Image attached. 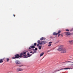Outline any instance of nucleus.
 Returning a JSON list of instances; mask_svg holds the SVG:
<instances>
[{"label":"nucleus","instance_id":"nucleus-32","mask_svg":"<svg viewBox=\"0 0 73 73\" xmlns=\"http://www.w3.org/2000/svg\"><path fill=\"white\" fill-rule=\"evenodd\" d=\"M61 36H62H62H63L62 35H61Z\"/></svg>","mask_w":73,"mask_h":73},{"label":"nucleus","instance_id":"nucleus-1","mask_svg":"<svg viewBox=\"0 0 73 73\" xmlns=\"http://www.w3.org/2000/svg\"><path fill=\"white\" fill-rule=\"evenodd\" d=\"M63 45L60 46L59 47L58 49V50L59 51H61V53H65L66 52V49L64 48Z\"/></svg>","mask_w":73,"mask_h":73},{"label":"nucleus","instance_id":"nucleus-9","mask_svg":"<svg viewBox=\"0 0 73 73\" xmlns=\"http://www.w3.org/2000/svg\"><path fill=\"white\" fill-rule=\"evenodd\" d=\"M23 56V54L22 53H21L20 54V55H19V57H22Z\"/></svg>","mask_w":73,"mask_h":73},{"label":"nucleus","instance_id":"nucleus-25","mask_svg":"<svg viewBox=\"0 0 73 73\" xmlns=\"http://www.w3.org/2000/svg\"><path fill=\"white\" fill-rule=\"evenodd\" d=\"M66 31H67V32H69V30L68 29H67L66 30Z\"/></svg>","mask_w":73,"mask_h":73},{"label":"nucleus","instance_id":"nucleus-4","mask_svg":"<svg viewBox=\"0 0 73 73\" xmlns=\"http://www.w3.org/2000/svg\"><path fill=\"white\" fill-rule=\"evenodd\" d=\"M23 69L20 68H17V72H19V71H23Z\"/></svg>","mask_w":73,"mask_h":73},{"label":"nucleus","instance_id":"nucleus-8","mask_svg":"<svg viewBox=\"0 0 73 73\" xmlns=\"http://www.w3.org/2000/svg\"><path fill=\"white\" fill-rule=\"evenodd\" d=\"M69 42L70 44H73V40L69 41Z\"/></svg>","mask_w":73,"mask_h":73},{"label":"nucleus","instance_id":"nucleus-26","mask_svg":"<svg viewBox=\"0 0 73 73\" xmlns=\"http://www.w3.org/2000/svg\"><path fill=\"white\" fill-rule=\"evenodd\" d=\"M40 45V44H38L37 45V46H39Z\"/></svg>","mask_w":73,"mask_h":73},{"label":"nucleus","instance_id":"nucleus-15","mask_svg":"<svg viewBox=\"0 0 73 73\" xmlns=\"http://www.w3.org/2000/svg\"><path fill=\"white\" fill-rule=\"evenodd\" d=\"M53 35H57L58 34L54 32L53 33Z\"/></svg>","mask_w":73,"mask_h":73},{"label":"nucleus","instance_id":"nucleus-35","mask_svg":"<svg viewBox=\"0 0 73 73\" xmlns=\"http://www.w3.org/2000/svg\"><path fill=\"white\" fill-rule=\"evenodd\" d=\"M59 35H61V34H59Z\"/></svg>","mask_w":73,"mask_h":73},{"label":"nucleus","instance_id":"nucleus-13","mask_svg":"<svg viewBox=\"0 0 73 73\" xmlns=\"http://www.w3.org/2000/svg\"><path fill=\"white\" fill-rule=\"evenodd\" d=\"M40 40H45V38H44V37H42L40 39Z\"/></svg>","mask_w":73,"mask_h":73},{"label":"nucleus","instance_id":"nucleus-27","mask_svg":"<svg viewBox=\"0 0 73 73\" xmlns=\"http://www.w3.org/2000/svg\"><path fill=\"white\" fill-rule=\"evenodd\" d=\"M30 53H32V52H30Z\"/></svg>","mask_w":73,"mask_h":73},{"label":"nucleus","instance_id":"nucleus-10","mask_svg":"<svg viewBox=\"0 0 73 73\" xmlns=\"http://www.w3.org/2000/svg\"><path fill=\"white\" fill-rule=\"evenodd\" d=\"M42 43V44H46V41H42L41 42Z\"/></svg>","mask_w":73,"mask_h":73},{"label":"nucleus","instance_id":"nucleus-19","mask_svg":"<svg viewBox=\"0 0 73 73\" xmlns=\"http://www.w3.org/2000/svg\"><path fill=\"white\" fill-rule=\"evenodd\" d=\"M27 55H28L27 56H28V57H31V56H32V55H30L29 53H27Z\"/></svg>","mask_w":73,"mask_h":73},{"label":"nucleus","instance_id":"nucleus-20","mask_svg":"<svg viewBox=\"0 0 73 73\" xmlns=\"http://www.w3.org/2000/svg\"><path fill=\"white\" fill-rule=\"evenodd\" d=\"M42 48V46H38L39 49L40 50Z\"/></svg>","mask_w":73,"mask_h":73},{"label":"nucleus","instance_id":"nucleus-14","mask_svg":"<svg viewBox=\"0 0 73 73\" xmlns=\"http://www.w3.org/2000/svg\"><path fill=\"white\" fill-rule=\"evenodd\" d=\"M44 54V52H42V53L40 54V57H41V56H43Z\"/></svg>","mask_w":73,"mask_h":73},{"label":"nucleus","instance_id":"nucleus-5","mask_svg":"<svg viewBox=\"0 0 73 73\" xmlns=\"http://www.w3.org/2000/svg\"><path fill=\"white\" fill-rule=\"evenodd\" d=\"M69 68H62L61 69H60V70H57V71H60V70H67V69H69Z\"/></svg>","mask_w":73,"mask_h":73},{"label":"nucleus","instance_id":"nucleus-12","mask_svg":"<svg viewBox=\"0 0 73 73\" xmlns=\"http://www.w3.org/2000/svg\"><path fill=\"white\" fill-rule=\"evenodd\" d=\"M52 42H50L49 43V44L48 45V46H51L52 44H52Z\"/></svg>","mask_w":73,"mask_h":73},{"label":"nucleus","instance_id":"nucleus-17","mask_svg":"<svg viewBox=\"0 0 73 73\" xmlns=\"http://www.w3.org/2000/svg\"><path fill=\"white\" fill-rule=\"evenodd\" d=\"M4 60V59H1L0 60V63H1V62H3V60Z\"/></svg>","mask_w":73,"mask_h":73},{"label":"nucleus","instance_id":"nucleus-29","mask_svg":"<svg viewBox=\"0 0 73 73\" xmlns=\"http://www.w3.org/2000/svg\"><path fill=\"white\" fill-rule=\"evenodd\" d=\"M31 49V47H29V49Z\"/></svg>","mask_w":73,"mask_h":73},{"label":"nucleus","instance_id":"nucleus-34","mask_svg":"<svg viewBox=\"0 0 73 73\" xmlns=\"http://www.w3.org/2000/svg\"><path fill=\"white\" fill-rule=\"evenodd\" d=\"M59 36H60V35H58V37H59Z\"/></svg>","mask_w":73,"mask_h":73},{"label":"nucleus","instance_id":"nucleus-31","mask_svg":"<svg viewBox=\"0 0 73 73\" xmlns=\"http://www.w3.org/2000/svg\"><path fill=\"white\" fill-rule=\"evenodd\" d=\"M72 62V63H73V62Z\"/></svg>","mask_w":73,"mask_h":73},{"label":"nucleus","instance_id":"nucleus-21","mask_svg":"<svg viewBox=\"0 0 73 73\" xmlns=\"http://www.w3.org/2000/svg\"><path fill=\"white\" fill-rule=\"evenodd\" d=\"M61 33V31L60 30H59L58 31V33H57V34H58H58H59V33Z\"/></svg>","mask_w":73,"mask_h":73},{"label":"nucleus","instance_id":"nucleus-22","mask_svg":"<svg viewBox=\"0 0 73 73\" xmlns=\"http://www.w3.org/2000/svg\"><path fill=\"white\" fill-rule=\"evenodd\" d=\"M6 59H7V62H9V59L8 58H7Z\"/></svg>","mask_w":73,"mask_h":73},{"label":"nucleus","instance_id":"nucleus-7","mask_svg":"<svg viewBox=\"0 0 73 73\" xmlns=\"http://www.w3.org/2000/svg\"><path fill=\"white\" fill-rule=\"evenodd\" d=\"M66 35H67V36H69L70 35V33L68 32H67L66 33H65Z\"/></svg>","mask_w":73,"mask_h":73},{"label":"nucleus","instance_id":"nucleus-11","mask_svg":"<svg viewBox=\"0 0 73 73\" xmlns=\"http://www.w3.org/2000/svg\"><path fill=\"white\" fill-rule=\"evenodd\" d=\"M23 56H24L25 58H27L28 57V56L25 54L23 55Z\"/></svg>","mask_w":73,"mask_h":73},{"label":"nucleus","instance_id":"nucleus-33","mask_svg":"<svg viewBox=\"0 0 73 73\" xmlns=\"http://www.w3.org/2000/svg\"><path fill=\"white\" fill-rule=\"evenodd\" d=\"M35 53H36V51H35Z\"/></svg>","mask_w":73,"mask_h":73},{"label":"nucleus","instance_id":"nucleus-18","mask_svg":"<svg viewBox=\"0 0 73 73\" xmlns=\"http://www.w3.org/2000/svg\"><path fill=\"white\" fill-rule=\"evenodd\" d=\"M30 48H35V46H30Z\"/></svg>","mask_w":73,"mask_h":73},{"label":"nucleus","instance_id":"nucleus-23","mask_svg":"<svg viewBox=\"0 0 73 73\" xmlns=\"http://www.w3.org/2000/svg\"><path fill=\"white\" fill-rule=\"evenodd\" d=\"M36 45H37V43H34V45L35 46H36Z\"/></svg>","mask_w":73,"mask_h":73},{"label":"nucleus","instance_id":"nucleus-6","mask_svg":"<svg viewBox=\"0 0 73 73\" xmlns=\"http://www.w3.org/2000/svg\"><path fill=\"white\" fill-rule=\"evenodd\" d=\"M41 42V41L40 40H38V44H40V45H42V42Z\"/></svg>","mask_w":73,"mask_h":73},{"label":"nucleus","instance_id":"nucleus-2","mask_svg":"<svg viewBox=\"0 0 73 73\" xmlns=\"http://www.w3.org/2000/svg\"><path fill=\"white\" fill-rule=\"evenodd\" d=\"M19 54H17L15 55V57H13V59H15V58H19Z\"/></svg>","mask_w":73,"mask_h":73},{"label":"nucleus","instance_id":"nucleus-28","mask_svg":"<svg viewBox=\"0 0 73 73\" xmlns=\"http://www.w3.org/2000/svg\"><path fill=\"white\" fill-rule=\"evenodd\" d=\"M18 66L21 67L22 66Z\"/></svg>","mask_w":73,"mask_h":73},{"label":"nucleus","instance_id":"nucleus-24","mask_svg":"<svg viewBox=\"0 0 73 73\" xmlns=\"http://www.w3.org/2000/svg\"><path fill=\"white\" fill-rule=\"evenodd\" d=\"M37 48H35V50H37Z\"/></svg>","mask_w":73,"mask_h":73},{"label":"nucleus","instance_id":"nucleus-30","mask_svg":"<svg viewBox=\"0 0 73 73\" xmlns=\"http://www.w3.org/2000/svg\"><path fill=\"white\" fill-rule=\"evenodd\" d=\"M13 16H14V17H15V15L14 14L13 15Z\"/></svg>","mask_w":73,"mask_h":73},{"label":"nucleus","instance_id":"nucleus-3","mask_svg":"<svg viewBox=\"0 0 73 73\" xmlns=\"http://www.w3.org/2000/svg\"><path fill=\"white\" fill-rule=\"evenodd\" d=\"M15 62L16 65H20V64H21V62L19 60H16Z\"/></svg>","mask_w":73,"mask_h":73},{"label":"nucleus","instance_id":"nucleus-16","mask_svg":"<svg viewBox=\"0 0 73 73\" xmlns=\"http://www.w3.org/2000/svg\"><path fill=\"white\" fill-rule=\"evenodd\" d=\"M23 55H24L25 54H26V53H27V52H23V53H22Z\"/></svg>","mask_w":73,"mask_h":73}]
</instances>
